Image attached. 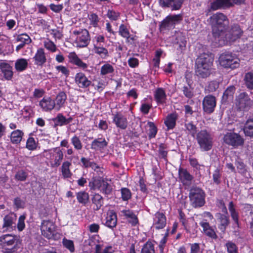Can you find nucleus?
Returning <instances> with one entry per match:
<instances>
[{"mask_svg":"<svg viewBox=\"0 0 253 253\" xmlns=\"http://www.w3.org/2000/svg\"><path fill=\"white\" fill-rule=\"evenodd\" d=\"M210 19L213 36L215 39L220 38L229 24L227 16L222 13L217 12L213 14Z\"/></svg>","mask_w":253,"mask_h":253,"instance_id":"1","label":"nucleus"},{"mask_svg":"<svg viewBox=\"0 0 253 253\" xmlns=\"http://www.w3.org/2000/svg\"><path fill=\"white\" fill-rule=\"evenodd\" d=\"M44 157L48 161L50 167L52 168L58 167L63 159V151L59 147H55L44 150Z\"/></svg>","mask_w":253,"mask_h":253,"instance_id":"2","label":"nucleus"},{"mask_svg":"<svg viewBox=\"0 0 253 253\" xmlns=\"http://www.w3.org/2000/svg\"><path fill=\"white\" fill-rule=\"evenodd\" d=\"M196 139L202 151H208L211 149L213 138L211 134L207 130L203 129L199 131L196 134Z\"/></svg>","mask_w":253,"mask_h":253,"instance_id":"3","label":"nucleus"},{"mask_svg":"<svg viewBox=\"0 0 253 253\" xmlns=\"http://www.w3.org/2000/svg\"><path fill=\"white\" fill-rule=\"evenodd\" d=\"M189 197L190 205L193 208H200L205 204V193L199 188H192L190 191Z\"/></svg>","mask_w":253,"mask_h":253,"instance_id":"4","label":"nucleus"},{"mask_svg":"<svg viewBox=\"0 0 253 253\" xmlns=\"http://www.w3.org/2000/svg\"><path fill=\"white\" fill-rule=\"evenodd\" d=\"M243 31L239 25L234 24L226 32L223 44L231 43L239 39L243 34Z\"/></svg>","mask_w":253,"mask_h":253,"instance_id":"5","label":"nucleus"},{"mask_svg":"<svg viewBox=\"0 0 253 253\" xmlns=\"http://www.w3.org/2000/svg\"><path fill=\"white\" fill-rule=\"evenodd\" d=\"M182 20L181 14L169 15L162 21L160 25V29L161 31L169 30L173 28L175 25L179 23Z\"/></svg>","mask_w":253,"mask_h":253,"instance_id":"6","label":"nucleus"},{"mask_svg":"<svg viewBox=\"0 0 253 253\" xmlns=\"http://www.w3.org/2000/svg\"><path fill=\"white\" fill-rule=\"evenodd\" d=\"M73 34L77 35L76 42L78 47H86L89 43L90 38L88 31L84 29L73 31Z\"/></svg>","mask_w":253,"mask_h":253,"instance_id":"7","label":"nucleus"},{"mask_svg":"<svg viewBox=\"0 0 253 253\" xmlns=\"http://www.w3.org/2000/svg\"><path fill=\"white\" fill-rule=\"evenodd\" d=\"M245 0H213L211 3L210 10H216L217 9L229 7L234 4H241Z\"/></svg>","mask_w":253,"mask_h":253,"instance_id":"8","label":"nucleus"},{"mask_svg":"<svg viewBox=\"0 0 253 253\" xmlns=\"http://www.w3.org/2000/svg\"><path fill=\"white\" fill-rule=\"evenodd\" d=\"M42 234L47 239H52L56 232L54 224L50 220H43L41 225Z\"/></svg>","mask_w":253,"mask_h":253,"instance_id":"9","label":"nucleus"},{"mask_svg":"<svg viewBox=\"0 0 253 253\" xmlns=\"http://www.w3.org/2000/svg\"><path fill=\"white\" fill-rule=\"evenodd\" d=\"M224 142L229 145L237 147L243 144L244 140L239 134L234 132H228L223 137Z\"/></svg>","mask_w":253,"mask_h":253,"instance_id":"10","label":"nucleus"},{"mask_svg":"<svg viewBox=\"0 0 253 253\" xmlns=\"http://www.w3.org/2000/svg\"><path fill=\"white\" fill-rule=\"evenodd\" d=\"M216 106V100L214 97L211 95L205 96L203 101L204 111L207 113L210 114L213 112Z\"/></svg>","mask_w":253,"mask_h":253,"instance_id":"11","label":"nucleus"},{"mask_svg":"<svg viewBox=\"0 0 253 253\" xmlns=\"http://www.w3.org/2000/svg\"><path fill=\"white\" fill-rule=\"evenodd\" d=\"M211 69L210 64H196L195 74L200 78H207L211 74Z\"/></svg>","mask_w":253,"mask_h":253,"instance_id":"12","label":"nucleus"},{"mask_svg":"<svg viewBox=\"0 0 253 253\" xmlns=\"http://www.w3.org/2000/svg\"><path fill=\"white\" fill-rule=\"evenodd\" d=\"M251 100L245 92L240 93L236 99V105L240 110H244L251 105Z\"/></svg>","mask_w":253,"mask_h":253,"instance_id":"13","label":"nucleus"},{"mask_svg":"<svg viewBox=\"0 0 253 253\" xmlns=\"http://www.w3.org/2000/svg\"><path fill=\"white\" fill-rule=\"evenodd\" d=\"M166 225V217L164 214L157 212L154 216L153 227L156 229L164 228Z\"/></svg>","mask_w":253,"mask_h":253,"instance_id":"14","label":"nucleus"},{"mask_svg":"<svg viewBox=\"0 0 253 253\" xmlns=\"http://www.w3.org/2000/svg\"><path fill=\"white\" fill-rule=\"evenodd\" d=\"M0 244L3 247L11 246L18 243L16 237L12 234H5L0 237Z\"/></svg>","mask_w":253,"mask_h":253,"instance_id":"15","label":"nucleus"},{"mask_svg":"<svg viewBox=\"0 0 253 253\" xmlns=\"http://www.w3.org/2000/svg\"><path fill=\"white\" fill-rule=\"evenodd\" d=\"M39 105L44 111H50L55 108L54 101L50 97H43L39 102Z\"/></svg>","mask_w":253,"mask_h":253,"instance_id":"16","label":"nucleus"},{"mask_svg":"<svg viewBox=\"0 0 253 253\" xmlns=\"http://www.w3.org/2000/svg\"><path fill=\"white\" fill-rule=\"evenodd\" d=\"M81 162L83 164V167L85 168H90L92 169L98 173V174L103 173V169L100 168L94 162L90 161L89 159H86L84 157H82L81 159Z\"/></svg>","mask_w":253,"mask_h":253,"instance_id":"17","label":"nucleus"},{"mask_svg":"<svg viewBox=\"0 0 253 253\" xmlns=\"http://www.w3.org/2000/svg\"><path fill=\"white\" fill-rule=\"evenodd\" d=\"M17 216L14 213H10L6 215L3 218V224L2 228L5 229L4 231L12 229L13 225L15 224Z\"/></svg>","mask_w":253,"mask_h":253,"instance_id":"18","label":"nucleus"},{"mask_svg":"<svg viewBox=\"0 0 253 253\" xmlns=\"http://www.w3.org/2000/svg\"><path fill=\"white\" fill-rule=\"evenodd\" d=\"M75 82L81 88H86L91 84V82L82 73L77 74L75 76Z\"/></svg>","mask_w":253,"mask_h":253,"instance_id":"19","label":"nucleus"},{"mask_svg":"<svg viewBox=\"0 0 253 253\" xmlns=\"http://www.w3.org/2000/svg\"><path fill=\"white\" fill-rule=\"evenodd\" d=\"M113 122L118 127L122 129H125L127 126L126 118L121 114L115 115L113 119Z\"/></svg>","mask_w":253,"mask_h":253,"instance_id":"20","label":"nucleus"},{"mask_svg":"<svg viewBox=\"0 0 253 253\" xmlns=\"http://www.w3.org/2000/svg\"><path fill=\"white\" fill-rule=\"evenodd\" d=\"M117 223L116 214L112 211H109L107 213L105 225L110 228H113L116 227Z\"/></svg>","mask_w":253,"mask_h":253,"instance_id":"21","label":"nucleus"},{"mask_svg":"<svg viewBox=\"0 0 253 253\" xmlns=\"http://www.w3.org/2000/svg\"><path fill=\"white\" fill-rule=\"evenodd\" d=\"M216 217L219 222L218 228L224 233L229 223V217L225 214L219 213H217Z\"/></svg>","mask_w":253,"mask_h":253,"instance_id":"22","label":"nucleus"},{"mask_svg":"<svg viewBox=\"0 0 253 253\" xmlns=\"http://www.w3.org/2000/svg\"><path fill=\"white\" fill-rule=\"evenodd\" d=\"M220 63L233 62V63H238V59L235 54L230 52H225L221 54L219 58Z\"/></svg>","mask_w":253,"mask_h":253,"instance_id":"23","label":"nucleus"},{"mask_svg":"<svg viewBox=\"0 0 253 253\" xmlns=\"http://www.w3.org/2000/svg\"><path fill=\"white\" fill-rule=\"evenodd\" d=\"M67 99V95L63 91L60 92L56 96L54 101L55 108L56 110L59 111L64 106L65 103Z\"/></svg>","mask_w":253,"mask_h":253,"instance_id":"24","label":"nucleus"},{"mask_svg":"<svg viewBox=\"0 0 253 253\" xmlns=\"http://www.w3.org/2000/svg\"><path fill=\"white\" fill-rule=\"evenodd\" d=\"M107 142L105 138H99L94 139L91 144V148L95 150H99L104 149L107 146Z\"/></svg>","mask_w":253,"mask_h":253,"instance_id":"25","label":"nucleus"},{"mask_svg":"<svg viewBox=\"0 0 253 253\" xmlns=\"http://www.w3.org/2000/svg\"><path fill=\"white\" fill-rule=\"evenodd\" d=\"M175 44H178L179 47L181 50H183L185 47L186 41L185 35L180 32H176L174 35Z\"/></svg>","mask_w":253,"mask_h":253,"instance_id":"26","label":"nucleus"},{"mask_svg":"<svg viewBox=\"0 0 253 253\" xmlns=\"http://www.w3.org/2000/svg\"><path fill=\"white\" fill-rule=\"evenodd\" d=\"M213 60V54L204 53L197 58L196 63H212Z\"/></svg>","mask_w":253,"mask_h":253,"instance_id":"27","label":"nucleus"},{"mask_svg":"<svg viewBox=\"0 0 253 253\" xmlns=\"http://www.w3.org/2000/svg\"><path fill=\"white\" fill-rule=\"evenodd\" d=\"M200 225L203 227L205 233L209 237L212 239H216L217 236L213 229H212L209 224L206 222H201Z\"/></svg>","mask_w":253,"mask_h":253,"instance_id":"28","label":"nucleus"},{"mask_svg":"<svg viewBox=\"0 0 253 253\" xmlns=\"http://www.w3.org/2000/svg\"><path fill=\"white\" fill-rule=\"evenodd\" d=\"M53 121L56 126H62L71 123L72 121V118L70 117L66 119L62 114H58L57 116L53 119Z\"/></svg>","mask_w":253,"mask_h":253,"instance_id":"29","label":"nucleus"},{"mask_svg":"<svg viewBox=\"0 0 253 253\" xmlns=\"http://www.w3.org/2000/svg\"><path fill=\"white\" fill-rule=\"evenodd\" d=\"M24 133L19 129L13 131L11 133L10 140L13 144H19L22 140Z\"/></svg>","mask_w":253,"mask_h":253,"instance_id":"30","label":"nucleus"},{"mask_svg":"<svg viewBox=\"0 0 253 253\" xmlns=\"http://www.w3.org/2000/svg\"><path fill=\"white\" fill-rule=\"evenodd\" d=\"M122 212L132 225H135L138 223V219L132 211L129 210H123Z\"/></svg>","mask_w":253,"mask_h":253,"instance_id":"31","label":"nucleus"},{"mask_svg":"<svg viewBox=\"0 0 253 253\" xmlns=\"http://www.w3.org/2000/svg\"><path fill=\"white\" fill-rule=\"evenodd\" d=\"M154 96L155 100L159 104L164 103L167 98L166 92L162 88H159L156 90Z\"/></svg>","mask_w":253,"mask_h":253,"instance_id":"32","label":"nucleus"},{"mask_svg":"<svg viewBox=\"0 0 253 253\" xmlns=\"http://www.w3.org/2000/svg\"><path fill=\"white\" fill-rule=\"evenodd\" d=\"M71 166V163L69 161H64L62 163L60 169L64 178H69L71 176L72 173L70 170Z\"/></svg>","mask_w":253,"mask_h":253,"instance_id":"33","label":"nucleus"},{"mask_svg":"<svg viewBox=\"0 0 253 253\" xmlns=\"http://www.w3.org/2000/svg\"><path fill=\"white\" fill-rule=\"evenodd\" d=\"M179 175L180 180L184 184L188 183L193 178L192 176L186 169H179Z\"/></svg>","mask_w":253,"mask_h":253,"instance_id":"34","label":"nucleus"},{"mask_svg":"<svg viewBox=\"0 0 253 253\" xmlns=\"http://www.w3.org/2000/svg\"><path fill=\"white\" fill-rule=\"evenodd\" d=\"M0 68L4 78L7 80L11 79L13 76V72L9 64H0Z\"/></svg>","mask_w":253,"mask_h":253,"instance_id":"35","label":"nucleus"},{"mask_svg":"<svg viewBox=\"0 0 253 253\" xmlns=\"http://www.w3.org/2000/svg\"><path fill=\"white\" fill-rule=\"evenodd\" d=\"M94 88L98 91H102L104 87L107 85V82L105 80L101 79L100 78L94 79L92 81V83L91 84Z\"/></svg>","mask_w":253,"mask_h":253,"instance_id":"36","label":"nucleus"},{"mask_svg":"<svg viewBox=\"0 0 253 253\" xmlns=\"http://www.w3.org/2000/svg\"><path fill=\"white\" fill-rule=\"evenodd\" d=\"M177 118V115L175 113L168 116L165 121V124L169 129H172L174 127Z\"/></svg>","mask_w":253,"mask_h":253,"instance_id":"37","label":"nucleus"},{"mask_svg":"<svg viewBox=\"0 0 253 253\" xmlns=\"http://www.w3.org/2000/svg\"><path fill=\"white\" fill-rule=\"evenodd\" d=\"M244 131L246 135L250 137L253 136V119H249L247 121Z\"/></svg>","mask_w":253,"mask_h":253,"instance_id":"38","label":"nucleus"},{"mask_svg":"<svg viewBox=\"0 0 253 253\" xmlns=\"http://www.w3.org/2000/svg\"><path fill=\"white\" fill-rule=\"evenodd\" d=\"M92 202L95 206V208H94L95 210H99L103 204V198L98 194H95L93 195L92 198Z\"/></svg>","mask_w":253,"mask_h":253,"instance_id":"39","label":"nucleus"},{"mask_svg":"<svg viewBox=\"0 0 253 253\" xmlns=\"http://www.w3.org/2000/svg\"><path fill=\"white\" fill-rule=\"evenodd\" d=\"M99 188L103 193L107 195L110 194L112 190L111 186L104 180L100 181Z\"/></svg>","mask_w":253,"mask_h":253,"instance_id":"40","label":"nucleus"},{"mask_svg":"<svg viewBox=\"0 0 253 253\" xmlns=\"http://www.w3.org/2000/svg\"><path fill=\"white\" fill-rule=\"evenodd\" d=\"M77 199L79 203L85 205L88 201L89 196L87 193L82 191L77 193Z\"/></svg>","mask_w":253,"mask_h":253,"instance_id":"41","label":"nucleus"},{"mask_svg":"<svg viewBox=\"0 0 253 253\" xmlns=\"http://www.w3.org/2000/svg\"><path fill=\"white\" fill-rule=\"evenodd\" d=\"M244 80L247 87L249 89H253V73H247L245 75Z\"/></svg>","mask_w":253,"mask_h":253,"instance_id":"42","label":"nucleus"},{"mask_svg":"<svg viewBox=\"0 0 253 253\" xmlns=\"http://www.w3.org/2000/svg\"><path fill=\"white\" fill-rule=\"evenodd\" d=\"M141 253H155L153 244L147 242L141 249Z\"/></svg>","mask_w":253,"mask_h":253,"instance_id":"43","label":"nucleus"},{"mask_svg":"<svg viewBox=\"0 0 253 253\" xmlns=\"http://www.w3.org/2000/svg\"><path fill=\"white\" fill-rule=\"evenodd\" d=\"M71 141L75 149L80 150L82 149L83 144L79 136L75 135L71 138Z\"/></svg>","mask_w":253,"mask_h":253,"instance_id":"44","label":"nucleus"},{"mask_svg":"<svg viewBox=\"0 0 253 253\" xmlns=\"http://www.w3.org/2000/svg\"><path fill=\"white\" fill-rule=\"evenodd\" d=\"M35 60L37 61L43 63L45 62L46 59L43 50L40 49L38 50L35 56Z\"/></svg>","mask_w":253,"mask_h":253,"instance_id":"45","label":"nucleus"},{"mask_svg":"<svg viewBox=\"0 0 253 253\" xmlns=\"http://www.w3.org/2000/svg\"><path fill=\"white\" fill-rule=\"evenodd\" d=\"M225 246L228 253H238V248L235 243L228 241Z\"/></svg>","mask_w":253,"mask_h":253,"instance_id":"46","label":"nucleus"},{"mask_svg":"<svg viewBox=\"0 0 253 253\" xmlns=\"http://www.w3.org/2000/svg\"><path fill=\"white\" fill-rule=\"evenodd\" d=\"M94 51L95 53L98 54L103 58H105L108 54L107 50L103 47L95 45Z\"/></svg>","mask_w":253,"mask_h":253,"instance_id":"47","label":"nucleus"},{"mask_svg":"<svg viewBox=\"0 0 253 253\" xmlns=\"http://www.w3.org/2000/svg\"><path fill=\"white\" fill-rule=\"evenodd\" d=\"M182 92L185 96L188 98H192L194 95L193 88L191 87V85L183 86L182 88Z\"/></svg>","mask_w":253,"mask_h":253,"instance_id":"48","label":"nucleus"},{"mask_svg":"<svg viewBox=\"0 0 253 253\" xmlns=\"http://www.w3.org/2000/svg\"><path fill=\"white\" fill-rule=\"evenodd\" d=\"M185 0H171L170 8L172 10L179 9Z\"/></svg>","mask_w":253,"mask_h":253,"instance_id":"49","label":"nucleus"},{"mask_svg":"<svg viewBox=\"0 0 253 253\" xmlns=\"http://www.w3.org/2000/svg\"><path fill=\"white\" fill-rule=\"evenodd\" d=\"M122 198L124 201H127L131 197L130 191L126 188L121 189Z\"/></svg>","mask_w":253,"mask_h":253,"instance_id":"50","label":"nucleus"},{"mask_svg":"<svg viewBox=\"0 0 253 253\" xmlns=\"http://www.w3.org/2000/svg\"><path fill=\"white\" fill-rule=\"evenodd\" d=\"M148 125L149 127V136L150 138H153L155 136L157 132L156 127L152 122H148Z\"/></svg>","mask_w":253,"mask_h":253,"instance_id":"51","label":"nucleus"},{"mask_svg":"<svg viewBox=\"0 0 253 253\" xmlns=\"http://www.w3.org/2000/svg\"><path fill=\"white\" fill-rule=\"evenodd\" d=\"M186 130L194 136L196 133L197 127L192 123L189 122L185 124Z\"/></svg>","mask_w":253,"mask_h":253,"instance_id":"52","label":"nucleus"},{"mask_svg":"<svg viewBox=\"0 0 253 253\" xmlns=\"http://www.w3.org/2000/svg\"><path fill=\"white\" fill-rule=\"evenodd\" d=\"M119 34L124 38L128 39L129 38V33L126 27L124 25L122 24L119 27Z\"/></svg>","mask_w":253,"mask_h":253,"instance_id":"53","label":"nucleus"},{"mask_svg":"<svg viewBox=\"0 0 253 253\" xmlns=\"http://www.w3.org/2000/svg\"><path fill=\"white\" fill-rule=\"evenodd\" d=\"M69 61L71 63H83L75 52H71L68 55Z\"/></svg>","mask_w":253,"mask_h":253,"instance_id":"54","label":"nucleus"},{"mask_svg":"<svg viewBox=\"0 0 253 253\" xmlns=\"http://www.w3.org/2000/svg\"><path fill=\"white\" fill-rule=\"evenodd\" d=\"M114 69L110 64H104L101 68V74L103 75L113 72Z\"/></svg>","mask_w":253,"mask_h":253,"instance_id":"55","label":"nucleus"},{"mask_svg":"<svg viewBox=\"0 0 253 253\" xmlns=\"http://www.w3.org/2000/svg\"><path fill=\"white\" fill-rule=\"evenodd\" d=\"M17 41L18 42H21L22 43H24L25 44L31 42L30 37L27 34L19 35L17 38Z\"/></svg>","mask_w":253,"mask_h":253,"instance_id":"56","label":"nucleus"},{"mask_svg":"<svg viewBox=\"0 0 253 253\" xmlns=\"http://www.w3.org/2000/svg\"><path fill=\"white\" fill-rule=\"evenodd\" d=\"M235 87L233 86L228 87L223 93V98L227 99L228 97H232L235 91Z\"/></svg>","mask_w":253,"mask_h":253,"instance_id":"57","label":"nucleus"},{"mask_svg":"<svg viewBox=\"0 0 253 253\" xmlns=\"http://www.w3.org/2000/svg\"><path fill=\"white\" fill-rule=\"evenodd\" d=\"M44 47L51 51H55L56 49L55 44L51 41L47 40L44 42Z\"/></svg>","mask_w":253,"mask_h":253,"instance_id":"58","label":"nucleus"},{"mask_svg":"<svg viewBox=\"0 0 253 253\" xmlns=\"http://www.w3.org/2000/svg\"><path fill=\"white\" fill-rule=\"evenodd\" d=\"M26 147L30 150H33L36 149V144L35 141L33 137L29 138L27 140Z\"/></svg>","mask_w":253,"mask_h":253,"instance_id":"59","label":"nucleus"},{"mask_svg":"<svg viewBox=\"0 0 253 253\" xmlns=\"http://www.w3.org/2000/svg\"><path fill=\"white\" fill-rule=\"evenodd\" d=\"M63 245L68 249L71 252L74 251V245L73 242L71 240L64 239L63 241Z\"/></svg>","mask_w":253,"mask_h":253,"instance_id":"60","label":"nucleus"},{"mask_svg":"<svg viewBox=\"0 0 253 253\" xmlns=\"http://www.w3.org/2000/svg\"><path fill=\"white\" fill-rule=\"evenodd\" d=\"M25 216L24 215H21L18 219V222L17 224V228L19 231H22L25 228L24 220L25 219Z\"/></svg>","mask_w":253,"mask_h":253,"instance_id":"61","label":"nucleus"},{"mask_svg":"<svg viewBox=\"0 0 253 253\" xmlns=\"http://www.w3.org/2000/svg\"><path fill=\"white\" fill-rule=\"evenodd\" d=\"M27 177L26 173L23 171L20 170L18 171L15 175V178L19 181H24Z\"/></svg>","mask_w":253,"mask_h":253,"instance_id":"62","label":"nucleus"},{"mask_svg":"<svg viewBox=\"0 0 253 253\" xmlns=\"http://www.w3.org/2000/svg\"><path fill=\"white\" fill-rule=\"evenodd\" d=\"M107 17L112 20H116L120 16V13L115 11L109 10L107 13Z\"/></svg>","mask_w":253,"mask_h":253,"instance_id":"63","label":"nucleus"},{"mask_svg":"<svg viewBox=\"0 0 253 253\" xmlns=\"http://www.w3.org/2000/svg\"><path fill=\"white\" fill-rule=\"evenodd\" d=\"M89 19L91 21V24L94 27H97L98 22L99 21V18L98 16L95 13H91L89 17Z\"/></svg>","mask_w":253,"mask_h":253,"instance_id":"64","label":"nucleus"}]
</instances>
